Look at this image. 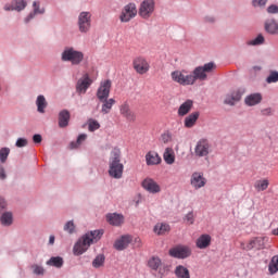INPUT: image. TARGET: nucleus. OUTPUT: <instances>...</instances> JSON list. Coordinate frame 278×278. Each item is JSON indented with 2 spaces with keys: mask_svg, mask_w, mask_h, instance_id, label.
Wrapping results in <instances>:
<instances>
[{
  "mask_svg": "<svg viewBox=\"0 0 278 278\" xmlns=\"http://www.w3.org/2000/svg\"><path fill=\"white\" fill-rule=\"evenodd\" d=\"M10 155V148H1L0 149V162L1 164H5L8 162V156Z\"/></svg>",
  "mask_w": 278,
  "mask_h": 278,
  "instance_id": "42",
  "label": "nucleus"
},
{
  "mask_svg": "<svg viewBox=\"0 0 278 278\" xmlns=\"http://www.w3.org/2000/svg\"><path fill=\"white\" fill-rule=\"evenodd\" d=\"M163 157L166 164H175V151L173 148H166Z\"/></svg>",
  "mask_w": 278,
  "mask_h": 278,
  "instance_id": "34",
  "label": "nucleus"
},
{
  "mask_svg": "<svg viewBox=\"0 0 278 278\" xmlns=\"http://www.w3.org/2000/svg\"><path fill=\"white\" fill-rule=\"evenodd\" d=\"M268 0H252L253 8H264Z\"/></svg>",
  "mask_w": 278,
  "mask_h": 278,
  "instance_id": "49",
  "label": "nucleus"
},
{
  "mask_svg": "<svg viewBox=\"0 0 278 278\" xmlns=\"http://www.w3.org/2000/svg\"><path fill=\"white\" fill-rule=\"evenodd\" d=\"M110 90H112V80L110 79L101 83L100 87L97 90V97L100 103H102V114H110V112L112 111V106L116 103V100H114V98H110Z\"/></svg>",
  "mask_w": 278,
  "mask_h": 278,
  "instance_id": "2",
  "label": "nucleus"
},
{
  "mask_svg": "<svg viewBox=\"0 0 278 278\" xmlns=\"http://www.w3.org/2000/svg\"><path fill=\"white\" fill-rule=\"evenodd\" d=\"M27 144H29V141H27L25 138H18L15 142L17 149H23V147H27Z\"/></svg>",
  "mask_w": 278,
  "mask_h": 278,
  "instance_id": "47",
  "label": "nucleus"
},
{
  "mask_svg": "<svg viewBox=\"0 0 278 278\" xmlns=\"http://www.w3.org/2000/svg\"><path fill=\"white\" fill-rule=\"evenodd\" d=\"M169 255L176 260H186V257L192 255V250L186 245H177L169 250Z\"/></svg>",
  "mask_w": 278,
  "mask_h": 278,
  "instance_id": "10",
  "label": "nucleus"
},
{
  "mask_svg": "<svg viewBox=\"0 0 278 278\" xmlns=\"http://www.w3.org/2000/svg\"><path fill=\"white\" fill-rule=\"evenodd\" d=\"M103 229L91 230L83 235L73 248L74 255H84L91 244H97L103 238Z\"/></svg>",
  "mask_w": 278,
  "mask_h": 278,
  "instance_id": "1",
  "label": "nucleus"
},
{
  "mask_svg": "<svg viewBox=\"0 0 278 278\" xmlns=\"http://www.w3.org/2000/svg\"><path fill=\"white\" fill-rule=\"evenodd\" d=\"M88 129L89 131H97V129H101V124L97 119L89 118L88 119Z\"/></svg>",
  "mask_w": 278,
  "mask_h": 278,
  "instance_id": "41",
  "label": "nucleus"
},
{
  "mask_svg": "<svg viewBox=\"0 0 278 278\" xmlns=\"http://www.w3.org/2000/svg\"><path fill=\"white\" fill-rule=\"evenodd\" d=\"M270 275H275L278 273V255L271 257V261L268 265Z\"/></svg>",
  "mask_w": 278,
  "mask_h": 278,
  "instance_id": "40",
  "label": "nucleus"
},
{
  "mask_svg": "<svg viewBox=\"0 0 278 278\" xmlns=\"http://www.w3.org/2000/svg\"><path fill=\"white\" fill-rule=\"evenodd\" d=\"M91 84L92 79H90L88 74H85L76 84V92H78V94H86V91L90 88Z\"/></svg>",
  "mask_w": 278,
  "mask_h": 278,
  "instance_id": "12",
  "label": "nucleus"
},
{
  "mask_svg": "<svg viewBox=\"0 0 278 278\" xmlns=\"http://www.w3.org/2000/svg\"><path fill=\"white\" fill-rule=\"evenodd\" d=\"M198 249H207L212 244V237L210 235H201L195 241Z\"/></svg>",
  "mask_w": 278,
  "mask_h": 278,
  "instance_id": "23",
  "label": "nucleus"
},
{
  "mask_svg": "<svg viewBox=\"0 0 278 278\" xmlns=\"http://www.w3.org/2000/svg\"><path fill=\"white\" fill-rule=\"evenodd\" d=\"M211 23H214V18L208 20Z\"/></svg>",
  "mask_w": 278,
  "mask_h": 278,
  "instance_id": "61",
  "label": "nucleus"
},
{
  "mask_svg": "<svg viewBox=\"0 0 278 278\" xmlns=\"http://www.w3.org/2000/svg\"><path fill=\"white\" fill-rule=\"evenodd\" d=\"M199 112L191 113L189 116L185 118V127L190 129L191 127H194L197 124V121H199Z\"/></svg>",
  "mask_w": 278,
  "mask_h": 278,
  "instance_id": "28",
  "label": "nucleus"
},
{
  "mask_svg": "<svg viewBox=\"0 0 278 278\" xmlns=\"http://www.w3.org/2000/svg\"><path fill=\"white\" fill-rule=\"evenodd\" d=\"M153 231L157 233V236H164L170 231V226L168 224H156Z\"/></svg>",
  "mask_w": 278,
  "mask_h": 278,
  "instance_id": "31",
  "label": "nucleus"
},
{
  "mask_svg": "<svg viewBox=\"0 0 278 278\" xmlns=\"http://www.w3.org/2000/svg\"><path fill=\"white\" fill-rule=\"evenodd\" d=\"M31 270L34 273V275H45V267L40 266V265H31Z\"/></svg>",
  "mask_w": 278,
  "mask_h": 278,
  "instance_id": "46",
  "label": "nucleus"
},
{
  "mask_svg": "<svg viewBox=\"0 0 278 278\" xmlns=\"http://www.w3.org/2000/svg\"><path fill=\"white\" fill-rule=\"evenodd\" d=\"M194 102L192 100L185 101L178 109V116H186L191 110Z\"/></svg>",
  "mask_w": 278,
  "mask_h": 278,
  "instance_id": "27",
  "label": "nucleus"
},
{
  "mask_svg": "<svg viewBox=\"0 0 278 278\" xmlns=\"http://www.w3.org/2000/svg\"><path fill=\"white\" fill-rule=\"evenodd\" d=\"M149 268L152 270H159V277H164V269H162V260L157 256H153L148 262Z\"/></svg>",
  "mask_w": 278,
  "mask_h": 278,
  "instance_id": "19",
  "label": "nucleus"
},
{
  "mask_svg": "<svg viewBox=\"0 0 278 278\" xmlns=\"http://www.w3.org/2000/svg\"><path fill=\"white\" fill-rule=\"evenodd\" d=\"M268 14H278V7L277 4H271L267 8Z\"/></svg>",
  "mask_w": 278,
  "mask_h": 278,
  "instance_id": "51",
  "label": "nucleus"
},
{
  "mask_svg": "<svg viewBox=\"0 0 278 278\" xmlns=\"http://www.w3.org/2000/svg\"><path fill=\"white\" fill-rule=\"evenodd\" d=\"M34 11L28 14V16L24 20V23H29L33 18L36 17V14H45V8L40 9V1L33 2Z\"/></svg>",
  "mask_w": 278,
  "mask_h": 278,
  "instance_id": "22",
  "label": "nucleus"
},
{
  "mask_svg": "<svg viewBox=\"0 0 278 278\" xmlns=\"http://www.w3.org/2000/svg\"><path fill=\"white\" fill-rule=\"evenodd\" d=\"M274 236H278V228L273 230Z\"/></svg>",
  "mask_w": 278,
  "mask_h": 278,
  "instance_id": "59",
  "label": "nucleus"
},
{
  "mask_svg": "<svg viewBox=\"0 0 278 278\" xmlns=\"http://www.w3.org/2000/svg\"><path fill=\"white\" fill-rule=\"evenodd\" d=\"M86 138H88V135L86 134H81L77 137L76 141H72L68 146V149L73 150V149H79V146L85 142Z\"/></svg>",
  "mask_w": 278,
  "mask_h": 278,
  "instance_id": "37",
  "label": "nucleus"
},
{
  "mask_svg": "<svg viewBox=\"0 0 278 278\" xmlns=\"http://www.w3.org/2000/svg\"><path fill=\"white\" fill-rule=\"evenodd\" d=\"M240 99H242V91L240 89H237L226 96L224 103L225 105H236V103H238Z\"/></svg>",
  "mask_w": 278,
  "mask_h": 278,
  "instance_id": "18",
  "label": "nucleus"
},
{
  "mask_svg": "<svg viewBox=\"0 0 278 278\" xmlns=\"http://www.w3.org/2000/svg\"><path fill=\"white\" fill-rule=\"evenodd\" d=\"M185 220L187 223H189L190 225H194V212H189L186 216H185Z\"/></svg>",
  "mask_w": 278,
  "mask_h": 278,
  "instance_id": "50",
  "label": "nucleus"
},
{
  "mask_svg": "<svg viewBox=\"0 0 278 278\" xmlns=\"http://www.w3.org/2000/svg\"><path fill=\"white\" fill-rule=\"evenodd\" d=\"M92 23V14L90 12H81L78 16V27L81 34H88L90 31Z\"/></svg>",
  "mask_w": 278,
  "mask_h": 278,
  "instance_id": "8",
  "label": "nucleus"
},
{
  "mask_svg": "<svg viewBox=\"0 0 278 278\" xmlns=\"http://www.w3.org/2000/svg\"><path fill=\"white\" fill-rule=\"evenodd\" d=\"M241 249H243V251H251L253 249H256V251H262V249H264V238L256 237L252 239L247 247H244V243H241Z\"/></svg>",
  "mask_w": 278,
  "mask_h": 278,
  "instance_id": "13",
  "label": "nucleus"
},
{
  "mask_svg": "<svg viewBox=\"0 0 278 278\" xmlns=\"http://www.w3.org/2000/svg\"><path fill=\"white\" fill-rule=\"evenodd\" d=\"M245 105L253 106L262 103V93H251L244 100Z\"/></svg>",
  "mask_w": 278,
  "mask_h": 278,
  "instance_id": "26",
  "label": "nucleus"
},
{
  "mask_svg": "<svg viewBox=\"0 0 278 278\" xmlns=\"http://www.w3.org/2000/svg\"><path fill=\"white\" fill-rule=\"evenodd\" d=\"M12 212H4L0 217L1 225H3L4 227H10V225H12Z\"/></svg>",
  "mask_w": 278,
  "mask_h": 278,
  "instance_id": "36",
  "label": "nucleus"
},
{
  "mask_svg": "<svg viewBox=\"0 0 278 278\" xmlns=\"http://www.w3.org/2000/svg\"><path fill=\"white\" fill-rule=\"evenodd\" d=\"M132 66L136 73H138L139 75H144L149 73V68H150L149 62H147V59L142 56L136 58L132 62Z\"/></svg>",
  "mask_w": 278,
  "mask_h": 278,
  "instance_id": "11",
  "label": "nucleus"
},
{
  "mask_svg": "<svg viewBox=\"0 0 278 278\" xmlns=\"http://www.w3.org/2000/svg\"><path fill=\"white\" fill-rule=\"evenodd\" d=\"M36 105H37V112H39L40 114H45V109L48 105L47 99L45 98V96L37 97Z\"/></svg>",
  "mask_w": 278,
  "mask_h": 278,
  "instance_id": "33",
  "label": "nucleus"
},
{
  "mask_svg": "<svg viewBox=\"0 0 278 278\" xmlns=\"http://www.w3.org/2000/svg\"><path fill=\"white\" fill-rule=\"evenodd\" d=\"M175 275L177 278H190V270L184 265H178L175 269Z\"/></svg>",
  "mask_w": 278,
  "mask_h": 278,
  "instance_id": "32",
  "label": "nucleus"
},
{
  "mask_svg": "<svg viewBox=\"0 0 278 278\" xmlns=\"http://www.w3.org/2000/svg\"><path fill=\"white\" fill-rule=\"evenodd\" d=\"M216 64L214 62H210L204 64L203 66H198L193 70V77L197 81V79H200V81H205L207 79V74L206 73H212L215 71Z\"/></svg>",
  "mask_w": 278,
  "mask_h": 278,
  "instance_id": "5",
  "label": "nucleus"
},
{
  "mask_svg": "<svg viewBox=\"0 0 278 278\" xmlns=\"http://www.w3.org/2000/svg\"><path fill=\"white\" fill-rule=\"evenodd\" d=\"M5 12H14V1L11 2V4L4 5Z\"/></svg>",
  "mask_w": 278,
  "mask_h": 278,
  "instance_id": "54",
  "label": "nucleus"
},
{
  "mask_svg": "<svg viewBox=\"0 0 278 278\" xmlns=\"http://www.w3.org/2000/svg\"><path fill=\"white\" fill-rule=\"evenodd\" d=\"M255 71H262V67L261 66H254L253 67Z\"/></svg>",
  "mask_w": 278,
  "mask_h": 278,
  "instance_id": "60",
  "label": "nucleus"
},
{
  "mask_svg": "<svg viewBox=\"0 0 278 278\" xmlns=\"http://www.w3.org/2000/svg\"><path fill=\"white\" fill-rule=\"evenodd\" d=\"M161 141L163 142V144H168V142H172L173 135L170 134V131L163 132L161 135Z\"/></svg>",
  "mask_w": 278,
  "mask_h": 278,
  "instance_id": "44",
  "label": "nucleus"
},
{
  "mask_svg": "<svg viewBox=\"0 0 278 278\" xmlns=\"http://www.w3.org/2000/svg\"><path fill=\"white\" fill-rule=\"evenodd\" d=\"M64 231H67V233H75V223H73V220L67 222L64 225Z\"/></svg>",
  "mask_w": 278,
  "mask_h": 278,
  "instance_id": "45",
  "label": "nucleus"
},
{
  "mask_svg": "<svg viewBox=\"0 0 278 278\" xmlns=\"http://www.w3.org/2000/svg\"><path fill=\"white\" fill-rule=\"evenodd\" d=\"M119 112H121L122 116H124V118H126V121H129V123H134L136 121V113H134V111H131L129 103L124 102L119 106Z\"/></svg>",
  "mask_w": 278,
  "mask_h": 278,
  "instance_id": "16",
  "label": "nucleus"
},
{
  "mask_svg": "<svg viewBox=\"0 0 278 278\" xmlns=\"http://www.w3.org/2000/svg\"><path fill=\"white\" fill-rule=\"evenodd\" d=\"M267 84H277L278 81V72L271 71L269 76L266 78Z\"/></svg>",
  "mask_w": 278,
  "mask_h": 278,
  "instance_id": "43",
  "label": "nucleus"
},
{
  "mask_svg": "<svg viewBox=\"0 0 278 278\" xmlns=\"http://www.w3.org/2000/svg\"><path fill=\"white\" fill-rule=\"evenodd\" d=\"M62 62H71L74 66H79L84 62V52L66 47L61 54Z\"/></svg>",
  "mask_w": 278,
  "mask_h": 278,
  "instance_id": "4",
  "label": "nucleus"
},
{
  "mask_svg": "<svg viewBox=\"0 0 278 278\" xmlns=\"http://www.w3.org/2000/svg\"><path fill=\"white\" fill-rule=\"evenodd\" d=\"M49 244H55V236H50Z\"/></svg>",
  "mask_w": 278,
  "mask_h": 278,
  "instance_id": "58",
  "label": "nucleus"
},
{
  "mask_svg": "<svg viewBox=\"0 0 278 278\" xmlns=\"http://www.w3.org/2000/svg\"><path fill=\"white\" fill-rule=\"evenodd\" d=\"M131 235H124L114 242V249H116V251H125V249L131 244Z\"/></svg>",
  "mask_w": 278,
  "mask_h": 278,
  "instance_id": "15",
  "label": "nucleus"
},
{
  "mask_svg": "<svg viewBox=\"0 0 278 278\" xmlns=\"http://www.w3.org/2000/svg\"><path fill=\"white\" fill-rule=\"evenodd\" d=\"M71 121V112L68 110H62L59 113V127H68V122Z\"/></svg>",
  "mask_w": 278,
  "mask_h": 278,
  "instance_id": "24",
  "label": "nucleus"
},
{
  "mask_svg": "<svg viewBox=\"0 0 278 278\" xmlns=\"http://www.w3.org/2000/svg\"><path fill=\"white\" fill-rule=\"evenodd\" d=\"M5 207H8V203L5 202V199L0 197V214L3 212V210H5Z\"/></svg>",
  "mask_w": 278,
  "mask_h": 278,
  "instance_id": "53",
  "label": "nucleus"
},
{
  "mask_svg": "<svg viewBox=\"0 0 278 278\" xmlns=\"http://www.w3.org/2000/svg\"><path fill=\"white\" fill-rule=\"evenodd\" d=\"M106 220L110 225H113L114 227H119V225H123V223H125V216L118 213H110L106 215Z\"/></svg>",
  "mask_w": 278,
  "mask_h": 278,
  "instance_id": "20",
  "label": "nucleus"
},
{
  "mask_svg": "<svg viewBox=\"0 0 278 278\" xmlns=\"http://www.w3.org/2000/svg\"><path fill=\"white\" fill-rule=\"evenodd\" d=\"M250 45L252 46L264 45V35L262 34L257 35V37L254 40L250 41Z\"/></svg>",
  "mask_w": 278,
  "mask_h": 278,
  "instance_id": "48",
  "label": "nucleus"
},
{
  "mask_svg": "<svg viewBox=\"0 0 278 278\" xmlns=\"http://www.w3.org/2000/svg\"><path fill=\"white\" fill-rule=\"evenodd\" d=\"M148 166H155L162 162V157L157 152H148L146 155Z\"/></svg>",
  "mask_w": 278,
  "mask_h": 278,
  "instance_id": "25",
  "label": "nucleus"
},
{
  "mask_svg": "<svg viewBox=\"0 0 278 278\" xmlns=\"http://www.w3.org/2000/svg\"><path fill=\"white\" fill-rule=\"evenodd\" d=\"M205 184H206V180L203 177V174L197 173V172L192 174L191 186H193L195 190H199V188H203Z\"/></svg>",
  "mask_w": 278,
  "mask_h": 278,
  "instance_id": "21",
  "label": "nucleus"
},
{
  "mask_svg": "<svg viewBox=\"0 0 278 278\" xmlns=\"http://www.w3.org/2000/svg\"><path fill=\"white\" fill-rule=\"evenodd\" d=\"M270 112H271L270 109H264V110H262L263 116H269Z\"/></svg>",
  "mask_w": 278,
  "mask_h": 278,
  "instance_id": "57",
  "label": "nucleus"
},
{
  "mask_svg": "<svg viewBox=\"0 0 278 278\" xmlns=\"http://www.w3.org/2000/svg\"><path fill=\"white\" fill-rule=\"evenodd\" d=\"M153 12H155V1L143 0L139 8V16H141V18H151Z\"/></svg>",
  "mask_w": 278,
  "mask_h": 278,
  "instance_id": "9",
  "label": "nucleus"
},
{
  "mask_svg": "<svg viewBox=\"0 0 278 278\" xmlns=\"http://www.w3.org/2000/svg\"><path fill=\"white\" fill-rule=\"evenodd\" d=\"M47 266H53L54 268H62L64 266V258L62 256H52L47 261Z\"/></svg>",
  "mask_w": 278,
  "mask_h": 278,
  "instance_id": "29",
  "label": "nucleus"
},
{
  "mask_svg": "<svg viewBox=\"0 0 278 278\" xmlns=\"http://www.w3.org/2000/svg\"><path fill=\"white\" fill-rule=\"evenodd\" d=\"M137 14H138V9L136 8V3L130 2L124 7L119 15V21L122 23H129L131 18H136Z\"/></svg>",
  "mask_w": 278,
  "mask_h": 278,
  "instance_id": "7",
  "label": "nucleus"
},
{
  "mask_svg": "<svg viewBox=\"0 0 278 278\" xmlns=\"http://www.w3.org/2000/svg\"><path fill=\"white\" fill-rule=\"evenodd\" d=\"M125 166L121 163V149L114 148L109 160V175L113 179H121Z\"/></svg>",
  "mask_w": 278,
  "mask_h": 278,
  "instance_id": "3",
  "label": "nucleus"
},
{
  "mask_svg": "<svg viewBox=\"0 0 278 278\" xmlns=\"http://www.w3.org/2000/svg\"><path fill=\"white\" fill-rule=\"evenodd\" d=\"M33 141L35 144H40V142H42V135L40 134H36L33 136Z\"/></svg>",
  "mask_w": 278,
  "mask_h": 278,
  "instance_id": "52",
  "label": "nucleus"
},
{
  "mask_svg": "<svg viewBox=\"0 0 278 278\" xmlns=\"http://www.w3.org/2000/svg\"><path fill=\"white\" fill-rule=\"evenodd\" d=\"M172 79L180 86H194V83L197 81V79L194 78V74L184 75V73L179 71H175L172 73Z\"/></svg>",
  "mask_w": 278,
  "mask_h": 278,
  "instance_id": "6",
  "label": "nucleus"
},
{
  "mask_svg": "<svg viewBox=\"0 0 278 278\" xmlns=\"http://www.w3.org/2000/svg\"><path fill=\"white\" fill-rule=\"evenodd\" d=\"M195 155H198V157H206V155H210V142H207V140L202 139L197 143Z\"/></svg>",
  "mask_w": 278,
  "mask_h": 278,
  "instance_id": "14",
  "label": "nucleus"
},
{
  "mask_svg": "<svg viewBox=\"0 0 278 278\" xmlns=\"http://www.w3.org/2000/svg\"><path fill=\"white\" fill-rule=\"evenodd\" d=\"M8 175L5 174V168H3V165H0V179H7Z\"/></svg>",
  "mask_w": 278,
  "mask_h": 278,
  "instance_id": "55",
  "label": "nucleus"
},
{
  "mask_svg": "<svg viewBox=\"0 0 278 278\" xmlns=\"http://www.w3.org/2000/svg\"><path fill=\"white\" fill-rule=\"evenodd\" d=\"M141 186L144 190L151 192L152 194H156V192H160L161 190L160 185H157V182L151 178H146Z\"/></svg>",
  "mask_w": 278,
  "mask_h": 278,
  "instance_id": "17",
  "label": "nucleus"
},
{
  "mask_svg": "<svg viewBox=\"0 0 278 278\" xmlns=\"http://www.w3.org/2000/svg\"><path fill=\"white\" fill-rule=\"evenodd\" d=\"M27 8V1L25 0H14L13 9L15 12H23Z\"/></svg>",
  "mask_w": 278,
  "mask_h": 278,
  "instance_id": "38",
  "label": "nucleus"
},
{
  "mask_svg": "<svg viewBox=\"0 0 278 278\" xmlns=\"http://www.w3.org/2000/svg\"><path fill=\"white\" fill-rule=\"evenodd\" d=\"M135 244H137V247L140 249V247H142V239L139 237L135 238Z\"/></svg>",
  "mask_w": 278,
  "mask_h": 278,
  "instance_id": "56",
  "label": "nucleus"
},
{
  "mask_svg": "<svg viewBox=\"0 0 278 278\" xmlns=\"http://www.w3.org/2000/svg\"><path fill=\"white\" fill-rule=\"evenodd\" d=\"M268 186H270L268 179L256 180L254 184V188L257 190V192H264V190H268Z\"/></svg>",
  "mask_w": 278,
  "mask_h": 278,
  "instance_id": "35",
  "label": "nucleus"
},
{
  "mask_svg": "<svg viewBox=\"0 0 278 278\" xmlns=\"http://www.w3.org/2000/svg\"><path fill=\"white\" fill-rule=\"evenodd\" d=\"M265 31H267V34H278V24L275 20H270L265 22Z\"/></svg>",
  "mask_w": 278,
  "mask_h": 278,
  "instance_id": "30",
  "label": "nucleus"
},
{
  "mask_svg": "<svg viewBox=\"0 0 278 278\" xmlns=\"http://www.w3.org/2000/svg\"><path fill=\"white\" fill-rule=\"evenodd\" d=\"M104 264H105L104 254H98L96 258L92 261L93 268H101V266H104Z\"/></svg>",
  "mask_w": 278,
  "mask_h": 278,
  "instance_id": "39",
  "label": "nucleus"
}]
</instances>
